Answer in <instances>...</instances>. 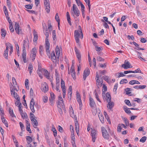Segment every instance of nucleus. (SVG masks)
Returning a JSON list of instances; mask_svg holds the SVG:
<instances>
[{
    "mask_svg": "<svg viewBox=\"0 0 147 147\" xmlns=\"http://www.w3.org/2000/svg\"><path fill=\"white\" fill-rule=\"evenodd\" d=\"M11 90V95L13 96L14 97L17 99V101L15 102V104L16 106H17L19 105L20 104V98L16 92H13V90L12 89Z\"/></svg>",
    "mask_w": 147,
    "mask_h": 147,
    "instance_id": "obj_1",
    "label": "nucleus"
},
{
    "mask_svg": "<svg viewBox=\"0 0 147 147\" xmlns=\"http://www.w3.org/2000/svg\"><path fill=\"white\" fill-rule=\"evenodd\" d=\"M74 37L76 42L78 43H79V38H80L81 39V33L80 32V33L79 32V31L78 30H75L74 32Z\"/></svg>",
    "mask_w": 147,
    "mask_h": 147,
    "instance_id": "obj_2",
    "label": "nucleus"
},
{
    "mask_svg": "<svg viewBox=\"0 0 147 147\" xmlns=\"http://www.w3.org/2000/svg\"><path fill=\"white\" fill-rule=\"evenodd\" d=\"M101 130L102 136L104 138L107 140L109 139V136L105 128L104 127H101Z\"/></svg>",
    "mask_w": 147,
    "mask_h": 147,
    "instance_id": "obj_3",
    "label": "nucleus"
},
{
    "mask_svg": "<svg viewBox=\"0 0 147 147\" xmlns=\"http://www.w3.org/2000/svg\"><path fill=\"white\" fill-rule=\"evenodd\" d=\"M73 12H72V13L74 16V14L77 17L79 16L80 15V11L78 9L76 5L75 4H73Z\"/></svg>",
    "mask_w": 147,
    "mask_h": 147,
    "instance_id": "obj_4",
    "label": "nucleus"
},
{
    "mask_svg": "<svg viewBox=\"0 0 147 147\" xmlns=\"http://www.w3.org/2000/svg\"><path fill=\"white\" fill-rule=\"evenodd\" d=\"M96 84L98 87L99 88V87H101L102 86L103 80L101 78L100 79H99L98 73V72H96Z\"/></svg>",
    "mask_w": 147,
    "mask_h": 147,
    "instance_id": "obj_5",
    "label": "nucleus"
},
{
    "mask_svg": "<svg viewBox=\"0 0 147 147\" xmlns=\"http://www.w3.org/2000/svg\"><path fill=\"white\" fill-rule=\"evenodd\" d=\"M44 4L46 11L47 13H49L50 9L49 0H44Z\"/></svg>",
    "mask_w": 147,
    "mask_h": 147,
    "instance_id": "obj_6",
    "label": "nucleus"
},
{
    "mask_svg": "<svg viewBox=\"0 0 147 147\" xmlns=\"http://www.w3.org/2000/svg\"><path fill=\"white\" fill-rule=\"evenodd\" d=\"M36 104L35 105L34 100L33 98H32L30 102V108L33 113H34L35 112L34 106H36Z\"/></svg>",
    "mask_w": 147,
    "mask_h": 147,
    "instance_id": "obj_7",
    "label": "nucleus"
},
{
    "mask_svg": "<svg viewBox=\"0 0 147 147\" xmlns=\"http://www.w3.org/2000/svg\"><path fill=\"white\" fill-rule=\"evenodd\" d=\"M27 47L28 49L29 48V42L28 39L27 41L24 40L23 41V44L22 47V51L26 52V47Z\"/></svg>",
    "mask_w": 147,
    "mask_h": 147,
    "instance_id": "obj_8",
    "label": "nucleus"
},
{
    "mask_svg": "<svg viewBox=\"0 0 147 147\" xmlns=\"http://www.w3.org/2000/svg\"><path fill=\"white\" fill-rule=\"evenodd\" d=\"M121 67L124 68V69H126L127 68L132 67V66L131 65L129 62L127 60H125L124 62V63L121 65Z\"/></svg>",
    "mask_w": 147,
    "mask_h": 147,
    "instance_id": "obj_9",
    "label": "nucleus"
},
{
    "mask_svg": "<svg viewBox=\"0 0 147 147\" xmlns=\"http://www.w3.org/2000/svg\"><path fill=\"white\" fill-rule=\"evenodd\" d=\"M90 73V69L88 68H86L84 72L83 79L84 80H85L87 77L89 75Z\"/></svg>",
    "mask_w": 147,
    "mask_h": 147,
    "instance_id": "obj_10",
    "label": "nucleus"
},
{
    "mask_svg": "<svg viewBox=\"0 0 147 147\" xmlns=\"http://www.w3.org/2000/svg\"><path fill=\"white\" fill-rule=\"evenodd\" d=\"M75 51L76 53L77 58L79 62L80 63L81 60V55L80 54V52L79 50L76 47H75Z\"/></svg>",
    "mask_w": 147,
    "mask_h": 147,
    "instance_id": "obj_11",
    "label": "nucleus"
},
{
    "mask_svg": "<svg viewBox=\"0 0 147 147\" xmlns=\"http://www.w3.org/2000/svg\"><path fill=\"white\" fill-rule=\"evenodd\" d=\"M91 136L92 137V141L94 142L96 137V133L95 129H92L91 131Z\"/></svg>",
    "mask_w": 147,
    "mask_h": 147,
    "instance_id": "obj_12",
    "label": "nucleus"
},
{
    "mask_svg": "<svg viewBox=\"0 0 147 147\" xmlns=\"http://www.w3.org/2000/svg\"><path fill=\"white\" fill-rule=\"evenodd\" d=\"M51 96L49 100L51 103V105L52 106L53 105V103L55 99V96L54 93L52 92L50 93Z\"/></svg>",
    "mask_w": 147,
    "mask_h": 147,
    "instance_id": "obj_13",
    "label": "nucleus"
},
{
    "mask_svg": "<svg viewBox=\"0 0 147 147\" xmlns=\"http://www.w3.org/2000/svg\"><path fill=\"white\" fill-rule=\"evenodd\" d=\"M59 101L58 102V104H57V105H58L57 106L58 107H59V106L60 105V104H61V105L62 106V107L63 108V110H64V111L65 112V108H64V103L63 102V99L62 98V97L61 96H59Z\"/></svg>",
    "mask_w": 147,
    "mask_h": 147,
    "instance_id": "obj_14",
    "label": "nucleus"
},
{
    "mask_svg": "<svg viewBox=\"0 0 147 147\" xmlns=\"http://www.w3.org/2000/svg\"><path fill=\"white\" fill-rule=\"evenodd\" d=\"M15 30L16 33L18 34H19L22 32L21 30L19 29V24L17 23H15Z\"/></svg>",
    "mask_w": 147,
    "mask_h": 147,
    "instance_id": "obj_15",
    "label": "nucleus"
},
{
    "mask_svg": "<svg viewBox=\"0 0 147 147\" xmlns=\"http://www.w3.org/2000/svg\"><path fill=\"white\" fill-rule=\"evenodd\" d=\"M104 100H107V102L111 101V97L109 93L107 92L106 94H105V98Z\"/></svg>",
    "mask_w": 147,
    "mask_h": 147,
    "instance_id": "obj_16",
    "label": "nucleus"
},
{
    "mask_svg": "<svg viewBox=\"0 0 147 147\" xmlns=\"http://www.w3.org/2000/svg\"><path fill=\"white\" fill-rule=\"evenodd\" d=\"M42 87H43L42 90L43 92L45 93L48 91L49 89L48 86L45 82L42 85Z\"/></svg>",
    "mask_w": 147,
    "mask_h": 147,
    "instance_id": "obj_17",
    "label": "nucleus"
},
{
    "mask_svg": "<svg viewBox=\"0 0 147 147\" xmlns=\"http://www.w3.org/2000/svg\"><path fill=\"white\" fill-rule=\"evenodd\" d=\"M89 104L90 106L92 107H93L96 105L94 99L91 97H90Z\"/></svg>",
    "mask_w": 147,
    "mask_h": 147,
    "instance_id": "obj_18",
    "label": "nucleus"
},
{
    "mask_svg": "<svg viewBox=\"0 0 147 147\" xmlns=\"http://www.w3.org/2000/svg\"><path fill=\"white\" fill-rule=\"evenodd\" d=\"M31 121L33 126L34 128H36L38 125L37 121L35 119H31Z\"/></svg>",
    "mask_w": 147,
    "mask_h": 147,
    "instance_id": "obj_19",
    "label": "nucleus"
},
{
    "mask_svg": "<svg viewBox=\"0 0 147 147\" xmlns=\"http://www.w3.org/2000/svg\"><path fill=\"white\" fill-rule=\"evenodd\" d=\"M102 88L103 89L102 90V95L103 99H104L105 98V92L107 91V86L105 84H103Z\"/></svg>",
    "mask_w": 147,
    "mask_h": 147,
    "instance_id": "obj_20",
    "label": "nucleus"
},
{
    "mask_svg": "<svg viewBox=\"0 0 147 147\" xmlns=\"http://www.w3.org/2000/svg\"><path fill=\"white\" fill-rule=\"evenodd\" d=\"M76 97L77 101L79 103V104H82V101L81 99V97L79 93L77 92H76Z\"/></svg>",
    "mask_w": 147,
    "mask_h": 147,
    "instance_id": "obj_21",
    "label": "nucleus"
},
{
    "mask_svg": "<svg viewBox=\"0 0 147 147\" xmlns=\"http://www.w3.org/2000/svg\"><path fill=\"white\" fill-rule=\"evenodd\" d=\"M33 35H34L33 41L34 42H36L37 41L38 39V36L36 32L34 30Z\"/></svg>",
    "mask_w": 147,
    "mask_h": 147,
    "instance_id": "obj_22",
    "label": "nucleus"
},
{
    "mask_svg": "<svg viewBox=\"0 0 147 147\" xmlns=\"http://www.w3.org/2000/svg\"><path fill=\"white\" fill-rule=\"evenodd\" d=\"M49 47L50 46H45L46 52L47 55L49 56V58L51 56L49 50Z\"/></svg>",
    "mask_w": 147,
    "mask_h": 147,
    "instance_id": "obj_23",
    "label": "nucleus"
},
{
    "mask_svg": "<svg viewBox=\"0 0 147 147\" xmlns=\"http://www.w3.org/2000/svg\"><path fill=\"white\" fill-rule=\"evenodd\" d=\"M43 71L45 73L44 74V75L46 77L47 79H49V78L50 76H49V73L48 71L47 70L45 69H43Z\"/></svg>",
    "mask_w": 147,
    "mask_h": 147,
    "instance_id": "obj_24",
    "label": "nucleus"
},
{
    "mask_svg": "<svg viewBox=\"0 0 147 147\" xmlns=\"http://www.w3.org/2000/svg\"><path fill=\"white\" fill-rule=\"evenodd\" d=\"M22 57L24 62L26 63L27 62V60L26 59V52L22 51Z\"/></svg>",
    "mask_w": 147,
    "mask_h": 147,
    "instance_id": "obj_25",
    "label": "nucleus"
},
{
    "mask_svg": "<svg viewBox=\"0 0 147 147\" xmlns=\"http://www.w3.org/2000/svg\"><path fill=\"white\" fill-rule=\"evenodd\" d=\"M108 105H107V107L109 109H111L114 106V103L113 102H111V101L109 102Z\"/></svg>",
    "mask_w": 147,
    "mask_h": 147,
    "instance_id": "obj_26",
    "label": "nucleus"
},
{
    "mask_svg": "<svg viewBox=\"0 0 147 147\" xmlns=\"http://www.w3.org/2000/svg\"><path fill=\"white\" fill-rule=\"evenodd\" d=\"M123 110L127 114H130L131 113V111L129 110L130 109L128 108L125 106H124L123 107Z\"/></svg>",
    "mask_w": 147,
    "mask_h": 147,
    "instance_id": "obj_27",
    "label": "nucleus"
},
{
    "mask_svg": "<svg viewBox=\"0 0 147 147\" xmlns=\"http://www.w3.org/2000/svg\"><path fill=\"white\" fill-rule=\"evenodd\" d=\"M32 54V55H33V57H34V55H36V54L37 53V49L35 47H34L33 48L31 51Z\"/></svg>",
    "mask_w": 147,
    "mask_h": 147,
    "instance_id": "obj_28",
    "label": "nucleus"
},
{
    "mask_svg": "<svg viewBox=\"0 0 147 147\" xmlns=\"http://www.w3.org/2000/svg\"><path fill=\"white\" fill-rule=\"evenodd\" d=\"M98 117L99 118L101 122L102 123H103L104 122V117L101 114L99 113L98 115Z\"/></svg>",
    "mask_w": 147,
    "mask_h": 147,
    "instance_id": "obj_29",
    "label": "nucleus"
},
{
    "mask_svg": "<svg viewBox=\"0 0 147 147\" xmlns=\"http://www.w3.org/2000/svg\"><path fill=\"white\" fill-rule=\"evenodd\" d=\"M71 75L73 78L75 80L76 79L75 73L74 69H71Z\"/></svg>",
    "mask_w": 147,
    "mask_h": 147,
    "instance_id": "obj_30",
    "label": "nucleus"
},
{
    "mask_svg": "<svg viewBox=\"0 0 147 147\" xmlns=\"http://www.w3.org/2000/svg\"><path fill=\"white\" fill-rule=\"evenodd\" d=\"M51 59L52 60H55L56 58V56L55 55V52L54 51H53L51 54Z\"/></svg>",
    "mask_w": 147,
    "mask_h": 147,
    "instance_id": "obj_31",
    "label": "nucleus"
},
{
    "mask_svg": "<svg viewBox=\"0 0 147 147\" xmlns=\"http://www.w3.org/2000/svg\"><path fill=\"white\" fill-rule=\"evenodd\" d=\"M146 87V85L143 86H137L134 87V88L136 89H143L145 88Z\"/></svg>",
    "mask_w": 147,
    "mask_h": 147,
    "instance_id": "obj_32",
    "label": "nucleus"
},
{
    "mask_svg": "<svg viewBox=\"0 0 147 147\" xmlns=\"http://www.w3.org/2000/svg\"><path fill=\"white\" fill-rule=\"evenodd\" d=\"M1 33L2 37H3L4 38L6 34L5 30L3 28L1 30Z\"/></svg>",
    "mask_w": 147,
    "mask_h": 147,
    "instance_id": "obj_33",
    "label": "nucleus"
},
{
    "mask_svg": "<svg viewBox=\"0 0 147 147\" xmlns=\"http://www.w3.org/2000/svg\"><path fill=\"white\" fill-rule=\"evenodd\" d=\"M33 69V66L32 64L30 63L28 66V69H29V73L30 75L32 72Z\"/></svg>",
    "mask_w": 147,
    "mask_h": 147,
    "instance_id": "obj_34",
    "label": "nucleus"
},
{
    "mask_svg": "<svg viewBox=\"0 0 147 147\" xmlns=\"http://www.w3.org/2000/svg\"><path fill=\"white\" fill-rule=\"evenodd\" d=\"M26 139L28 144H29L32 141V138L29 136H27Z\"/></svg>",
    "mask_w": 147,
    "mask_h": 147,
    "instance_id": "obj_35",
    "label": "nucleus"
},
{
    "mask_svg": "<svg viewBox=\"0 0 147 147\" xmlns=\"http://www.w3.org/2000/svg\"><path fill=\"white\" fill-rule=\"evenodd\" d=\"M9 114L11 116H12V117H16V116L13 112V110H12L10 108L9 109Z\"/></svg>",
    "mask_w": 147,
    "mask_h": 147,
    "instance_id": "obj_36",
    "label": "nucleus"
},
{
    "mask_svg": "<svg viewBox=\"0 0 147 147\" xmlns=\"http://www.w3.org/2000/svg\"><path fill=\"white\" fill-rule=\"evenodd\" d=\"M12 137L13 140V141H14V143L15 144L16 143V147H18V142L17 141V140L16 138H15L14 136L13 135L12 136Z\"/></svg>",
    "mask_w": 147,
    "mask_h": 147,
    "instance_id": "obj_37",
    "label": "nucleus"
},
{
    "mask_svg": "<svg viewBox=\"0 0 147 147\" xmlns=\"http://www.w3.org/2000/svg\"><path fill=\"white\" fill-rule=\"evenodd\" d=\"M43 47L42 46H40L39 47V51L40 54L41 55H42L43 53Z\"/></svg>",
    "mask_w": 147,
    "mask_h": 147,
    "instance_id": "obj_38",
    "label": "nucleus"
},
{
    "mask_svg": "<svg viewBox=\"0 0 147 147\" xmlns=\"http://www.w3.org/2000/svg\"><path fill=\"white\" fill-rule=\"evenodd\" d=\"M56 85H59V76H57L56 78Z\"/></svg>",
    "mask_w": 147,
    "mask_h": 147,
    "instance_id": "obj_39",
    "label": "nucleus"
},
{
    "mask_svg": "<svg viewBox=\"0 0 147 147\" xmlns=\"http://www.w3.org/2000/svg\"><path fill=\"white\" fill-rule=\"evenodd\" d=\"M147 138L146 136H144L143 137H142L140 140V141L141 142L144 143V142L146 139Z\"/></svg>",
    "mask_w": 147,
    "mask_h": 147,
    "instance_id": "obj_40",
    "label": "nucleus"
},
{
    "mask_svg": "<svg viewBox=\"0 0 147 147\" xmlns=\"http://www.w3.org/2000/svg\"><path fill=\"white\" fill-rule=\"evenodd\" d=\"M20 114L22 116V117L23 119H25L27 117V115L26 113H24L23 112L21 113Z\"/></svg>",
    "mask_w": 147,
    "mask_h": 147,
    "instance_id": "obj_41",
    "label": "nucleus"
},
{
    "mask_svg": "<svg viewBox=\"0 0 147 147\" xmlns=\"http://www.w3.org/2000/svg\"><path fill=\"white\" fill-rule=\"evenodd\" d=\"M52 131L54 133V136L55 137L57 136V132L55 128V127H53L52 128Z\"/></svg>",
    "mask_w": 147,
    "mask_h": 147,
    "instance_id": "obj_42",
    "label": "nucleus"
},
{
    "mask_svg": "<svg viewBox=\"0 0 147 147\" xmlns=\"http://www.w3.org/2000/svg\"><path fill=\"white\" fill-rule=\"evenodd\" d=\"M8 45L9 46L10 48L11 49V50L10 51V55L12 53V52L13 51V47L11 44L10 43H9Z\"/></svg>",
    "mask_w": 147,
    "mask_h": 147,
    "instance_id": "obj_43",
    "label": "nucleus"
},
{
    "mask_svg": "<svg viewBox=\"0 0 147 147\" xmlns=\"http://www.w3.org/2000/svg\"><path fill=\"white\" fill-rule=\"evenodd\" d=\"M124 102L127 104V105L129 106H131L132 105L131 104L129 100H125Z\"/></svg>",
    "mask_w": 147,
    "mask_h": 147,
    "instance_id": "obj_44",
    "label": "nucleus"
},
{
    "mask_svg": "<svg viewBox=\"0 0 147 147\" xmlns=\"http://www.w3.org/2000/svg\"><path fill=\"white\" fill-rule=\"evenodd\" d=\"M18 107L20 113H21L23 112L22 110L21 109V108L22 107V104L21 103H20V104H19V105L18 106Z\"/></svg>",
    "mask_w": 147,
    "mask_h": 147,
    "instance_id": "obj_45",
    "label": "nucleus"
},
{
    "mask_svg": "<svg viewBox=\"0 0 147 147\" xmlns=\"http://www.w3.org/2000/svg\"><path fill=\"white\" fill-rule=\"evenodd\" d=\"M127 82V81L126 79L122 80L120 82V83L121 84H123L124 83H126Z\"/></svg>",
    "mask_w": 147,
    "mask_h": 147,
    "instance_id": "obj_46",
    "label": "nucleus"
},
{
    "mask_svg": "<svg viewBox=\"0 0 147 147\" xmlns=\"http://www.w3.org/2000/svg\"><path fill=\"white\" fill-rule=\"evenodd\" d=\"M61 86L62 88H65V82L62 79L61 80Z\"/></svg>",
    "mask_w": 147,
    "mask_h": 147,
    "instance_id": "obj_47",
    "label": "nucleus"
},
{
    "mask_svg": "<svg viewBox=\"0 0 147 147\" xmlns=\"http://www.w3.org/2000/svg\"><path fill=\"white\" fill-rule=\"evenodd\" d=\"M8 51H5L4 52V56L5 57V58L7 59H8Z\"/></svg>",
    "mask_w": 147,
    "mask_h": 147,
    "instance_id": "obj_48",
    "label": "nucleus"
},
{
    "mask_svg": "<svg viewBox=\"0 0 147 147\" xmlns=\"http://www.w3.org/2000/svg\"><path fill=\"white\" fill-rule=\"evenodd\" d=\"M32 6H33L32 4L31 5L28 4V5H25V8H26L27 9H32Z\"/></svg>",
    "mask_w": 147,
    "mask_h": 147,
    "instance_id": "obj_49",
    "label": "nucleus"
},
{
    "mask_svg": "<svg viewBox=\"0 0 147 147\" xmlns=\"http://www.w3.org/2000/svg\"><path fill=\"white\" fill-rule=\"evenodd\" d=\"M48 37H46L45 39V46H50V44L49 42Z\"/></svg>",
    "mask_w": 147,
    "mask_h": 147,
    "instance_id": "obj_50",
    "label": "nucleus"
},
{
    "mask_svg": "<svg viewBox=\"0 0 147 147\" xmlns=\"http://www.w3.org/2000/svg\"><path fill=\"white\" fill-rule=\"evenodd\" d=\"M94 92L96 98L97 99V100L99 102H101V101L99 98L97 92H96V90H95Z\"/></svg>",
    "mask_w": 147,
    "mask_h": 147,
    "instance_id": "obj_51",
    "label": "nucleus"
},
{
    "mask_svg": "<svg viewBox=\"0 0 147 147\" xmlns=\"http://www.w3.org/2000/svg\"><path fill=\"white\" fill-rule=\"evenodd\" d=\"M13 87L11 88V87H10V91H11V90L12 89L13 92H15V90L16 91H18V89H17V88L16 87V86H13Z\"/></svg>",
    "mask_w": 147,
    "mask_h": 147,
    "instance_id": "obj_52",
    "label": "nucleus"
},
{
    "mask_svg": "<svg viewBox=\"0 0 147 147\" xmlns=\"http://www.w3.org/2000/svg\"><path fill=\"white\" fill-rule=\"evenodd\" d=\"M104 79L107 82H108L109 81L110 79L109 77L107 76H103Z\"/></svg>",
    "mask_w": 147,
    "mask_h": 147,
    "instance_id": "obj_53",
    "label": "nucleus"
},
{
    "mask_svg": "<svg viewBox=\"0 0 147 147\" xmlns=\"http://www.w3.org/2000/svg\"><path fill=\"white\" fill-rule=\"evenodd\" d=\"M9 28L11 32H13L14 31V29L12 26V24H9Z\"/></svg>",
    "mask_w": 147,
    "mask_h": 147,
    "instance_id": "obj_54",
    "label": "nucleus"
},
{
    "mask_svg": "<svg viewBox=\"0 0 147 147\" xmlns=\"http://www.w3.org/2000/svg\"><path fill=\"white\" fill-rule=\"evenodd\" d=\"M124 121L125 122V125L127 126H128L129 125V121L127 120V119L124 118L123 119Z\"/></svg>",
    "mask_w": 147,
    "mask_h": 147,
    "instance_id": "obj_55",
    "label": "nucleus"
},
{
    "mask_svg": "<svg viewBox=\"0 0 147 147\" xmlns=\"http://www.w3.org/2000/svg\"><path fill=\"white\" fill-rule=\"evenodd\" d=\"M79 3L81 6V11H83L84 10L85 8V7L84 5L82 4V2L80 1H79Z\"/></svg>",
    "mask_w": 147,
    "mask_h": 147,
    "instance_id": "obj_56",
    "label": "nucleus"
},
{
    "mask_svg": "<svg viewBox=\"0 0 147 147\" xmlns=\"http://www.w3.org/2000/svg\"><path fill=\"white\" fill-rule=\"evenodd\" d=\"M71 139L72 141H74V140H75V136L74 133V132L72 131H71Z\"/></svg>",
    "mask_w": 147,
    "mask_h": 147,
    "instance_id": "obj_57",
    "label": "nucleus"
},
{
    "mask_svg": "<svg viewBox=\"0 0 147 147\" xmlns=\"http://www.w3.org/2000/svg\"><path fill=\"white\" fill-rule=\"evenodd\" d=\"M67 21H68V23H69V24L70 26H71V22L70 21V16H67Z\"/></svg>",
    "mask_w": 147,
    "mask_h": 147,
    "instance_id": "obj_58",
    "label": "nucleus"
},
{
    "mask_svg": "<svg viewBox=\"0 0 147 147\" xmlns=\"http://www.w3.org/2000/svg\"><path fill=\"white\" fill-rule=\"evenodd\" d=\"M55 19L58 22H60L59 17L58 16V14L57 13L56 14Z\"/></svg>",
    "mask_w": 147,
    "mask_h": 147,
    "instance_id": "obj_59",
    "label": "nucleus"
},
{
    "mask_svg": "<svg viewBox=\"0 0 147 147\" xmlns=\"http://www.w3.org/2000/svg\"><path fill=\"white\" fill-rule=\"evenodd\" d=\"M53 37V40H54L55 39H56V36L55 34V30H53L52 32Z\"/></svg>",
    "mask_w": 147,
    "mask_h": 147,
    "instance_id": "obj_60",
    "label": "nucleus"
},
{
    "mask_svg": "<svg viewBox=\"0 0 147 147\" xmlns=\"http://www.w3.org/2000/svg\"><path fill=\"white\" fill-rule=\"evenodd\" d=\"M2 121L4 124L5 126L7 127L8 126V124L6 120L5 119L3 120Z\"/></svg>",
    "mask_w": 147,
    "mask_h": 147,
    "instance_id": "obj_61",
    "label": "nucleus"
},
{
    "mask_svg": "<svg viewBox=\"0 0 147 147\" xmlns=\"http://www.w3.org/2000/svg\"><path fill=\"white\" fill-rule=\"evenodd\" d=\"M97 60L99 61H103L104 60V59L100 57H97Z\"/></svg>",
    "mask_w": 147,
    "mask_h": 147,
    "instance_id": "obj_62",
    "label": "nucleus"
},
{
    "mask_svg": "<svg viewBox=\"0 0 147 147\" xmlns=\"http://www.w3.org/2000/svg\"><path fill=\"white\" fill-rule=\"evenodd\" d=\"M43 101L44 102H46L47 101L48 98L46 96H44L43 97Z\"/></svg>",
    "mask_w": 147,
    "mask_h": 147,
    "instance_id": "obj_63",
    "label": "nucleus"
},
{
    "mask_svg": "<svg viewBox=\"0 0 147 147\" xmlns=\"http://www.w3.org/2000/svg\"><path fill=\"white\" fill-rule=\"evenodd\" d=\"M96 50L97 51H100L102 50V48L98 47L96 46Z\"/></svg>",
    "mask_w": 147,
    "mask_h": 147,
    "instance_id": "obj_64",
    "label": "nucleus"
}]
</instances>
